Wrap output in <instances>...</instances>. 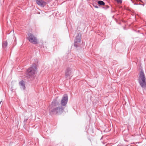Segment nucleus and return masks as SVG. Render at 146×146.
Wrapping results in <instances>:
<instances>
[{"label": "nucleus", "instance_id": "9d476101", "mask_svg": "<svg viewBox=\"0 0 146 146\" xmlns=\"http://www.w3.org/2000/svg\"><path fill=\"white\" fill-rule=\"evenodd\" d=\"M57 110V114L61 113L63 111L64 108L62 107H56Z\"/></svg>", "mask_w": 146, "mask_h": 146}, {"label": "nucleus", "instance_id": "2eb2a0df", "mask_svg": "<svg viewBox=\"0 0 146 146\" xmlns=\"http://www.w3.org/2000/svg\"><path fill=\"white\" fill-rule=\"evenodd\" d=\"M93 6L94 7H95L96 8H98V6L95 4H93Z\"/></svg>", "mask_w": 146, "mask_h": 146}, {"label": "nucleus", "instance_id": "1a4fd4ad", "mask_svg": "<svg viewBox=\"0 0 146 146\" xmlns=\"http://www.w3.org/2000/svg\"><path fill=\"white\" fill-rule=\"evenodd\" d=\"M36 3L42 7L46 5V3L42 0H36Z\"/></svg>", "mask_w": 146, "mask_h": 146}, {"label": "nucleus", "instance_id": "ddd939ff", "mask_svg": "<svg viewBox=\"0 0 146 146\" xmlns=\"http://www.w3.org/2000/svg\"><path fill=\"white\" fill-rule=\"evenodd\" d=\"M98 3L100 5H105L104 3L102 1H99L98 2Z\"/></svg>", "mask_w": 146, "mask_h": 146}, {"label": "nucleus", "instance_id": "0eeeda50", "mask_svg": "<svg viewBox=\"0 0 146 146\" xmlns=\"http://www.w3.org/2000/svg\"><path fill=\"white\" fill-rule=\"evenodd\" d=\"M72 73V69L70 68H67L66 71L65 76L66 78H70V76Z\"/></svg>", "mask_w": 146, "mask_h": 146}, {"label": "nucleus", "instance_id": "20e7f679", "mask_svg": "<svg viewBox=\"0 0 146 146\" xmlns=\"http://www.w3.org/2000/svg\"><path fill=\"white\" fill-rule=\"evenodd\" d=\"M81 34L80 33H78L75 38L74 41V45L76 47L78 46V43L80 42L81 39Z\"/></svg>", "mask_w": 146, "mask_h": 146}, {"label": "nucleus", "instance_id": "f8f14e48", "mask_svg": "<svg viewBox=\"0 0 146 146\" xmlns=\"http://www.w3.org/2000/svg\"><path fill=\"white\" fill-rule=\"evenodd\" d=\"M7 42L6 41H4L2 42V46L3 48H6L7 45Z\"/></svg>", "mask_w": 146, "mask_h": 146}, {"label": "nucleus", "instance_id": "9b49d317", "mask_svg": "<svg viewBox=\"0 0 146 146\" xmlns=\"http://www.w3.org/2000/svg\"><path fill=\"white\" fill-rule=\"evenodd\" d=\"M19 84L21 89L24 90L25 88V82L23 80L19 82Z\"/></svg>", "mask_w": 146, "mask_h": 146}, {"label": "nucleus", "instance_id": "6e6552de", "mask_svg": "<svg viewBox=\"0 0 146 146\" xmlns=\"http://www.w3.org/2000/svg\"><path fill=\"white\" fill-rule=\"evenodd\" d=\"M58 103V101L57 100V98L54 99L52 102L51 104L49 107H55L57 106Z\"/></svg>", "mask_w": 146, "mask_h": 146}, {"label": "nucleus", "instance_id": "dca6fc26", "mask_svg": "<svg viewBox=\"0 0 146 146\" xmlns=\"http://www.w3.org/2000/svg\"><path fill=\"white\" fill-rule=\"evenodd\" d=\"M140 1H141V2H142L140 0Z\"/></svg>", "mask_w": 146, "mask_h": 146}, {"label": "nucleus", "instance_id": "7ed1b4c3", "mask_svg": "<svg viewBox=\"0 0 146 146\" xmlns=\"http://www.w3.org/2000/svg\"><path fill=\"white\" fill-rule=\"evenodd\" d=\"M27 39L31 43L34 44H36L38 43V41L37 38L33 34L28 33L27 34Z\"/></svg>", "mask_w": 146, "mask_h": 146}, {"label": "nucleus", "instance_id": "f03ea898", "mask_svg": "<svg viewBox=\"0 0 146 146\" xmlns=\"http://www.w3.org/2000/svg\"><path fill=\"white\" fill-rule=\"evenodd\" d=\"M139 83L142 88L145 87L146 86V79L143 71L141 70L139 74Z\"/></svg>", "mask_w": 146, "mask_h": 146}, {"label": "nucleus", "instance_id": "39448f33", "mask_svg": "<svg viewBox=\"0 0 146 146\" xmlns=\"http://www.w3.org/2000/svg\"><path fill=\"white\" fill-rule=\"evenodd\" d=\"M68 97L67 94H64L61 100V104L62 106H65L67 103Z\"/></svg>", "mask_w": 146, "mask_h": 146}, {"label": "nucleus", "instance_id": "f3484780", "mask_svg": "<svg viewBox=\"0 0 146 146\" xmlns=\"http://www.w3.org/2000/svg\"><path fill=\"white\" fill-rule=\"evenodd\" d=\"M146 1V0H145Z\"/></svg>", "mask_w": 146, "mask_h": 146}, {"label": "nucleus", "instance_id": "423d86ee", "mask_svg": "<svg viewBox=\"0 0 146 146\" xmlns=\"http://www.w3.org/2000/svg\"><path fill=\"white\" fill-rule=\"evenodd\" d=\"M49 113L51 115L57 114L56 108L55 107H49Z\"/></svg>", "mask_w": 146, "mask_h": 146}, {"label": "nucleus", "instance_id": "f257e3e1", "mask_svg": "<svg viewBox=\"0 0 146 146\" xmlns=\"http://www.w3.org/2000/svg\"><path fill=\"white\" fill-rule=\"evenodd\" d=\"M36 69L35 64H33L32 66L30 67L27 69L26 73L27 76L29 78L34 77L36 72Z\"/></svg>", "mask_w": 146, "mask_h": 146}, {"label": "nucleus", "instance_id": "4468645a", "mask_svg": "<svg viewBox=\"0 0 146 146\" xmlns=\"http://www.w3.org/2000/svg\"><path fill=\"white\" fill-rule=\"evenodd\" d=\"M118 4H121L122 2V0H115Z\"/></svg>", "mask_w": 146, "mask_h": 146}]
</instances>
